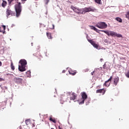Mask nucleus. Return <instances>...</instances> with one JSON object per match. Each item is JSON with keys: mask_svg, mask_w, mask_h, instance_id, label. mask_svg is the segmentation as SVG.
Instances as JSON below:
<instances>
[{"mask_svg": "<svg viewBox=\"0 0 129 129\" xmlns=\"http://www.w3.org/2000/svg\"><path fill=\"white\" fill-rule=\"evenodd\" d=\"M41 58H42V56H40V57H38V61H41Z\"/></svg>", "mask_w": 129, "mask_h": 129, "instance_id": "obj_29", "label": "nucleus"}, {"mask_svg": "<svg viewBox=\"0 0 129 129\" xmlns=\"http://www.w3.org/2000/svg\"><path fill=\"white\" fill-rule=\"evenodd\" d=\"M91 29L94 30L98 33H99V31L104 32L105 34H107L108 36L112 37H117L118 38H122V36L121 34H117V33L112 31H108V30H98L96 28H95L93 26H90Z\"/></svg>", "mask_w": 129, "mask_h": 129, "instance_id": "obj_1", "label": "nucleus"}, {"mask_svg": "<svg viewBox=\"0 0 129 129\" xmlns=\"http://www.w3.org/2000/svg\"><path fill=\"white\" fill-rule=\"evenodd\" d=\"M78 95L75 93H72L71 94V97L70 100L75 101L76 99V98L77 97Z\"/></svg>", "mask_w": 129, "mask_h": 129, "instance_id": "obj_10", "label": "nucleus"}, {"mask_svg": "<svg viewBox=\"0 0 129 129\" xmlns=\"http://www.w3.org/2000/svg\"><path fill=\"white\" fill-rule=\"evenodd\" d=\"M103 68H104V69H105V68H106V64H104L103 65Z\"/></svg>", "mask_w": 129, "mask_h": 129, "instance_id": "obj_31", "label": "nucleus"}, {"mask_svg": "<svg viewBox=\"0 0 129 129\" xmlns=\"http://www.w3.org/2000/svg\"><path fill=\"white\" fill-rule=\"evenodd\" d=\"M126 18L129 19V12H127V14L125 15Z\"/></svg>", "mask_w": 129, "mask_h": 129, "instance_id": "obj_25", "label": "nucleus"}, {"mask_svg": "<svg viewBox=\"0 0 129 129\" xmlns=\"http://www.w3.org/2000/svg\"><path fill=\"white\" fill-rule=\"evenodd\" d=\"M6 89H8V88H7V87H6Z\"/></svg>", "mask_w": 129, "mask_h": 129, "instance_id": "obj_41", "label": "nucleus"}, {"mask_svg": "<svg viewBox=\"0 0 129 129\" xmlns=\"http://www.w3.org/2000/svg\"><path fill=\"white\" fill-rule=\"evenodd\" d=\"M95 2L97 4L100 5L101 1V0H95Z\"/></svg>", "mask_w": 129, "mask_h": 129, "instance_id": "obj_21", "label": "nucleus"}, {"mask_svg": "<svg viewBox=\"0 0 129 129\" xmlns=\"http://www.w3.org/2000/svg\"><path fill=\"white\" fill-rule=\"evenodd\" d=\"M27 0H21L22 2H25Z\"/></svg>", "mask_w": 129, "mask_h": 129, "instance_id": "obj_33", "label": "nucleus"}, {"mask_svg": "<svg viewBox=\"0 0 129 129\" xmlns=\"http://www.w3.org/2000/svg\"><path fill=\"white\" fill-rule=\"evenodd\" d=\"M101 60H103V58H101Z\"/></svg>", "mask_w": 129, "mask_h": 129, "instance_id": "obj_40", "label": "nucleus"}, {"mask_svg": "<svg viewBox=\"0 0 129 129\" xmlns=\"http://www.w3.org/2000/svg\"><path fill=\"white\" fill-rule=\"evenodd\" d=\"M49 2V0H45V5H48Z\"/></svg>", "mask_w": 129, "mask_h": 129, "instance_id": "obj_26", "label": "nucleus"}, {"mask_svg": "<svg viewBox=\"0 0 129 129\" xmlns=\"http://www.w3.org/2000/svg\"><path fill=\"white\" fill-rule=\"evenodd\" d=\"M3 81V79L0 78V82H2Z\"/></svg>", "mask_w": 129, "mask_h": 129, "instance_id": "obj_35", "label": "nucleus"}, {"mask_svg": "<svg viewBox=\"0 0 129 129\" xmlns=\"http://www.w3.org/2000/svg\"><path fill=\"white\" fill-rule=\"evenodd\" d=\"M115 20H117L119 23H121L122 22V19L120 18H119V17H116L115 18Z\"/></svg>", "mask_w": 129, "mask_h": 129, "instance_id": "obj_18", "label": "nucleus"}, {"mask_svg": "<svg viewBox=\"0 0 129 129\" xmlns=\"http://www.w3.org/2000/svg\"><path fill=\"white\" fill-rule=\"evenodd\" d=\"M96 27L101 29H105L107 27V24L104 22H99L96 25Z\"/></svg>", "mask_w": 129, "mask_h": 129, "instance_id": "obj_5", "label": "nucleus"}, {"mask_svg": "<svg viewBox=\"0 0 129 129\" xmlns=\"http://www.w3.org/2000/svg\"><path fill=\"white\" fill-rule=\"evenodd\" d=\"M95 11H96V9L91 7L81 9V14L83 15H84L86 13L94 12Z\"/></svg>", "mask_w": 129, "mask_h": 129, "instance_id": "obj_4", "label": "nucleus"}, {"mask_svg": "<svg viewBox=\"0 0 129 129\" xmlns=\"http://www.w3.org/2000/svg\"><path fill=\"white\" fill-rule=\"evenodd\" d=\"M88 41H89V43H90L91 44H92V45L95 43V42L93 41L92 40H89V39H88Z\"/></svg>", "mask_w": 129, "mask_h": 129, "instance_id": "obj_20", "label": "nucleus"}, {"mask_svg": "<svg viewBox=\"0 0 129 129\" xmlns=\"http://www.w3.org/2000/svg\"><path fill=\"white\" fill-rule=\"evenodd\" d=\"M49 120L52 121L53 123H56V120L55 119H53L52 117H50Z\"/></svg>", "mask_w": 129, "mask_h": 129, "instance_id": "obj_19", "label": "nucleus"}, {"mask_svg": "<svg viewBox=\"0 0 129 129\" xmlns=\"http://www.w3.org/2000/svg\"><path fill=\"white\" fill-rule=\"evenodd\" d=\"M13 82L18 84H22L23 82V79L19 77H14L13 79Z\"/></svg>", "mask_w": 129, "mask_h": 129, "instance_id": "obj_7", "label": "nucleus"}, {"mask_svg": "<svg viewBox=\"0 0 129 129\" xmlns=\"http://www.w3.org/2000/svg\"><path fill=\"white\" fill-rule=\"evenodd\" d=\"M15 9L16 13V17L18 18L22 11V6L21 5L20 2H18V4L15 5Z\"/></svg>", "mask_w": 129, "mask_h": 129, "instance_id": "obj_3", "label": "nucleus"}, {"mask_svg": "<svg viewBox=\"0 0 129 129\" xmlns=\"http://www.w3.org/2000/svg\"><path fill=\"white\" fill-rule=\"evenodd\" d=\"M6 14L7 15V18H8L9 16L12 15L14 13L10 9H7Z\"/></svg>", "mask_w": 129, "mask_h": 129, "instance_id": "obj_13", "label": "nucleus"}, {"mask_svg": "<svg viewBox=\"0 0 129 129\" xmlns=\"http://www.w3.org/2000/svg\"><path fill=\"white\" fill-rule=\"evenodd\" d=\"M71 9L74 11L75 13L81 14V9H78L72 6Z\"/></svg>", "mask_w": 129, "mask_h": 129, "instance_id": "obj_11", "label": "nucleus"}, {"mask_svg": "<svg viewBox=\"0 0 129 129\" xmlns=\"http://www.w3.org/2000/svg\"><path fill=\"white\" fill-rule=\"evenodd\" d=\"M106 92V90L105 89H98L96 90V93L97 94L100 93V94H102V95H104Z\"/></svg>", "mask_w": 129, "mask_h": 129, "instance_id": "obj_9", "label": "nucleus"}, {"mask_svg": "<svg viewBox=\"0 0 129 129\" xmlns=\"http://www.w3.org/2000/svg\"><path fill=\"white\" fill-rule=\"evenodd\" d=\"M119 82V78L118 77H116L114 79V82H113V84H114L115 86H117V83Z\"/></svg>", "mask_w": 129, "mask_h": 129, "instance_id": "obj_12", "label": "nucleus"}, {"mask_svg": "<svg viewBox=\"0 0 129 129\" xmlns=\"http://www.w3.org/2000/svg\"><path fill=\"white\" fill-rule=\"evenodd\" d=\"M23 4H24V2H22Z\"/></svg>", "mask_w": 129, "mask_h": 129, "instance_id": "obj_42", "label": "nucleus"}, {"mask_svg": "<svg viewBox=\"0 0 129 129\" xmlns=\"http://www.w3.org/2000/svg\"><path fill=\"white\" fill-rule=\"evenodd\" d=\"M126 77L129 78V71L127 72V74H125Z\"/></svg>", "mask_w": 129, "mask_h": 129, "instance_id": "obj_27", "label": "nucleus"}, {"mask_svg": "<svg viewBox=\"0 0 129 129\" xmlns=\"http://www.w3.org/2000/svg\"><path fill=\"white\" fill-rule=\"evenodd\" d=\"M7 5V2L3 1V2H2V7L5 8Z\"/></svg>", "mask_w": 129, "mask_h": 129, "instance_id": "obj_17", "label": "nucleus"}, {"mask_svg": "<svg viewBox=\"0 0 129 129\" xmlns=\"http://www.w3.org/2000/svg\"><path fill=\"white\" fill-rule=\"evenodd\" d=\"M66 72H65V70H63V71H62V73H64Z\"/></svg>", "mask_w": 129, "mask_h": 129, "instance_id": "obj_38", "label": "nucleus"}, {"mask_svg": "<svg viewBox=\"0 0 129 129\" xmlns=\"http://www.w3.org/2000/svg\"><path fill=\"white\" fill-rule=\"evenodd\" d=\"M51 29H54V24H52V27L50 28Z\"/></svg>", "mask_w": 129, "mask_h": 129, "instance_id": "obj_28", "label": "nucleus"}, {"mask_svg": "<svg viewBox=\"0 0 129 129\" xmlns=\"http://www.w3.org/2000/svg\"><path fill=\"white\" fill-rule=\"evenodd\" d=\"M97 88H100V86H97Z\"/></svg>", "mask_w": 129, "mask_h": 129, "instance_id": "obj_37", "label": "nucleus"}, {"mask_svg": "<svg viewBox=\"0 0 129 129\" xmlns=\"http://www.w3.org/2000/svg\"><path fill=\"white\" fill-rule=\"evenodd\" d=\"M2 62L0 61V67H2Z\"/></svg>", "mask_w": 129, "mask_h": 129, "instance_id": "obj_34", "label": "nucleus"}, {"mask_svg": "<svg viewBox=\"0 0 129 129\" xmlns=\"http://www.w3.org/2000/svg\"><path fill=\"white\" fill-rule=\"evenodd\" d=\"M51 129H54L53 128H51Z\"/></svg>", "mask_w": 129, "mask_h": 129, "instance_id": "obj_43", "label": "nucleus"}, {"mask_svg": "<svg viewBox=\"0 0 129 129\" xmlns=\"http://www.w3.org/2000/svg\"><path fill=\"white\" fill-rule=\"evenodd\" d=\"M93 46L95 48H98V45L95 43L93 45Z\"/></svg>", "mask_w": 129, "mask_h": 129, "instance_id": "obj_23", "label": "nucleus"}, {"mask_svg": "<svg viewBox=\"0 0 129 129\" xmlns=\"http://www.w3.org/2000/svg\"><path fill=\"white\" fill-rule=\"evenodd\" d=\"M112 78H113V77L111 76L108 80L105 82V83L103 84V86H105L106 87H108L110 85V82H111Z\"/></svg>", "mask_w": 129, "mask_h": 129, "instance_id": "obj_8", "label": "nucleus"}, {"mask_svg": "<svg viewBox=\"0 0 129 129\" xmlns=\"http://www.w3.org/2000/svg\"><path fill=\"white\" fill-rule=\"evenodd\" d=\"M86 71L88 72L89 71V69H86Z\"/></svg>", "mask_w": 129, "mask_h": 129, "instance_id": "obj_39", "label": "nucleus"}, {"mask_svg": "<svg viewBox=\"0 0 129 129\" xmlns=\"http://www.w3.org/2000/svg\"><path fill=\"white\" fill-rule=\"evenodd\" d=\"M2 27L4 28V30H1V27H0V33H5L6 26L5 25H2Z\"/></svg>", "mask_w": 129, "mask_h": 129, "instance_id": "obj_16", "label": "nucleus"}, {"mask_svg": "<svg viewBox=\"0 0 129 129\" xmlns=\"http://www.w3.org/2000/svg\"><path fill=\"white\" fill-rule=\"evenodd\" d=\"M81 96H82V100L79 102V104H83L84 103L85 101L87 98V95L86 94V93L85 92H82L81 93Z\"/></svg>", "mask_w": 129, "mask_h": 129, "instance_id": "obj_6", "label": "nucleus"}, {"mask_svg": "<svg viewBox=\"0 0 129 129\" xmlns=\"http://www.w3.org/2000/svg\"><path fill=\"white\" fill-rule=\"evenodd\" d=\"M26 73H27V74H29V75L31 74V72H27Z\"/></svg>", "mask_w": 129, "mask_h": 129, "instance_id": "obj_30", "label": "nucleus"}, {"mask_svg": "<svg viewBox=\"0 0 129 129\" xmlns=\"http://www.w3.org/2000/svg\"><path fill=\"white\" fill-rule=\"evenodd\" d=\"M8 4L9 6H11L12 2H14V0H8Z\"/></svg>", "mask_w": 129, "mask_h": 129, "instance_id": "obj_22", "label": "nucleus"}, {"mask_svg": "<svg viewBox=\"0 0 129 129\" xmlns=\"http://www.w3.org/2000/svg\"><path fill=\"white\" fill-rule=\"evenodd\" d=\"M11 69H12L13 70H15V66H14V64H13V63H12V64H11Z\"/></svg>", "mask_w": 129, "mask_h": 129, "instance_id": "obj_24", "label": "nucleus"}, {"mask_svg": "<svg viewBox=\"0 0 129 129\" xmlns=\"http://www.w3.org/2000/svg\"><path fill=\"white\" fill-rule=\"evenodd\" d=\"M58 128H59V129H62V128L61 127H60V126H59V127H58Z\"/></svg>", "mask_w": 129, "mask_h": 129, "instance_id": "obj_36", "label": "nucleus"}, {"mask_svg": "<svg viewBox=\"0 0 129 129\" xmlns=\"http://www.w3.org/2000/svg\"><path fill=\"white\" fill-rule=\"evenodd\" d=\"M94 73H95V71H93V72H92V73H91V74L92 75H93V74H94Z\"/></svg>", "mask_w": 129, "mask_h": 129, "instance_id": "obj_32", "label": "nucleus"}, {"mask_svg": "<svg viewBox=\"0 0 129 129\" xmlns=\"http://www.w3.org/2000/svg\"><path fill=\"white\" fill-rule=\"evenodd\" d=\"M46 36H47L49 39H51V40L52 39L53 37L50 33L46 32Z\"/></svg>", "mask_w": 129, "mask_h": 129, "instance_id": "obj_15", "label": "nucleus"}, {"mask_svg": "<svg viewBox=\"0 0 129 129\" xmlns=\"http://www.w3.org/2000/svg\"><path fill=\"white\" fill-rule=\"evenodd\" d=\"M69 73H70V75L74 76L76 75L77 74V71H72L71 70L69 71Z\"/></svg>", "mask_w": 129, "mask_h": 129, "instance_id": "obj_14", "label": "nucleus"}, {"mask_svg": "<svg viewBox=\"0 0 129 129\" xmlns=\"http://www.w3.org/2000/svg\"><path fill=\"white\" fill-rule=\"evenodd\" d=\"M19 70L20 72L26 71V65L27 64V61L25 59H22L19 61Z\"/></svg>", "mask_w": 129, "mask_h": 129, "instance_id": "obj_2", "label": "nucleus"}]
</instances>
